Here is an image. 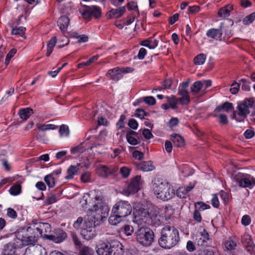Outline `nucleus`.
<instances>
[{
	"label": "nucleus",
	"instance_id": "obj_1",
	"mask_svg": "<svg viewBox=\"0 0 255 255\" xmlns=\"http://www.w3.org/2000/svg\"><path fill=\"white\" fill-rule=\"evenodd\" d=\"M81 206L88 211L81 228L83 237L89 240L96 236L95 227L99 225L109 214L110 209L102 201L101 193L94 190L85 194L80 200Z\"/></svg>",
	"mask_w": 255,
	"mask_h": 255
},
{
	"label": "nucleus",
	"instance_id": "obj_2",
	"mask_svg": "<svg viewBox=\"0 0 255 255\" xmlns=\"http://www.w3.org/2000/svg\"><path fill=\"white\" fill-rule=\"evenodd\" d=\"M40 233L37 231L35 223L30 224L28 226L23 227L15 233L16 238L20 243L16 245L18 248L23 246H28L36 243Z\"/></svg>",
	"mask_w": 255,
	"mask_h": 255
},
{
	"label": "nucleus",
	"instance_id": "obj_3",
	"mask_svg": "<svg viewBox=\"0 0 255 255\" xmlns=\"http://www.w3.org/2000/svg\"><path fill=\"white\" fill-rule=\"evenodd\" d=\"M152 190L154 195L163 201L172 198L175 195V190L168 182L155 179L152 183Z\"/></svg>",
	"mask_w": 255,
	"mask_h": 255
},
{
	"label": "nucleus",
	"instance_id": "obj_4",
	"mask_svg": "<svg viewBox=\"0 0 255 255\" xmlns=\"http://www.w3.org/2000/svg\"><path fill=\"white\" fill-rule=\"evenodd\" d=\"M179 241V232L174 227L166 225L162 229L159 243L164 248L170 249L175 246Z\"/></svg>",
	"mask_w": 255,
	"mask_h": 255
},
{
	"label": "nucleus",
	"instance_id": "obj_5",
	"mask_svg": "<svg viewBox=\"0 0 255 255\" xmlns=\"http://www.w3.org/2000/svg\"><path fill=\"white\" fill-rule=\"evenodd\" d=\"M160 209L158 207L154 208L150 213H147L142 208L138 209L135 208L133 211L134 216L133 222L139 225L144 223L149 224L151 220L162 216V214H160Z\"/></svg>",
	"mask_w": 255,
	"mask_h": 255
},
{
	"label": "nucleus",
	"instance_id": "obj_6",
	"mask_svg": "<svg viewBox=\"0 0 255 255\" xmlns=\"http://www.w3.org/2000/svg\"><path fill=\"white\" fill-rule=\"evenodd\" d=\"M136 241L145 247L150 246L154 240L153 232L148 228L141 227L134 233Z\"/></svg>",
	"mask_w": 255,
	"mask_h": 255
},
{
	"label": "nucleus",
	"instance_id": "obj_7",
	"mask_svg": "<svg viewBox=\"0 0 255 255\" xmlns=\"http://www.w3.org/2000/svg\"><path fill=\"white\" fill-rule=\"evenodd\" d=\"M254 106V101L252 99L244 100L238 107V111L234 112L233 119L241 122L244 120L250 113V109Z\"/></svg>",
	"mask_w": 255,
	"mask_h": 255
},
{
	"label": "nucleus",
	"instance_id": "obj_8",
	"mask_svg": "<svg viewBox=\"0 0 255 255\" xmlns=\"http://www.w3.org/2000/svg\"><path fill=\"white\" fill-rule=\"evenodd\" d=\"M236 185L243 188H252L255 184V179L249 174L238 173L233 176Z\"/></svg>",
	"mask_w": 255,
	"mask_h": 255
},
{
	"label": "nucleus",
	"instance_id": "obj_9",
	"mask_svg": "<svg viewBox=\"0 0 255 255\" xmlns=\"http://www.w3.org/2000/svg\"><path fill=\"white\" fill-rule=\"evenodd\" d=\"M132 212L130 204L126 201H120L117 202L112 209V212L117 213L124 218L128 216Z\"/></svg>",
	"mask_w": 255,
	"mask_h": 255
},
{
	"label": "nucleus",
	"instance_id": "obj_10",
	"mask_svg": "<svg viewBox=\"0 0 255 255\" xmlns=\"http://www.w3.org/2000/svg\"><path fill=\"white\" fill-rule=\"evenodd\" d=\"M143 182L141 176H136L132 179L127 188L124 190V194L128 196L136 193L141 189Z\"/></svg>",
	"mask_w": 255,
	"mask_h": 255
},
{
	"label": "nucleus",
	"instance_id": "obj_11",
	"mask_svg": "<svg viewBox=\"0 0 255 255\" xmlns=\"http://www.w3.org/2000/svg\"><path fill=\"white\" fill-rule=\"evenodd\" d=\"M131 71V69L130 68H125L122 69L119 68H115L109 70L106 76L113 80L118 81L122 77L123 73H129Z\"/></svg>",
	"mask_w": 255,
	"mask_h": 255
},
{
	"label": "nucleus",
	"instance_id": "obj_12",
	"mask_svg": "<svg viewBox=\"0 0 255 255\" xmlns=\"http://www.w3.org/2000/svg\"><path fill=\"white\" fill-rule=\"evenodd\" d=\"M37 231L40 234V237L45 238L48 239V235L51 232V226L48 223H35Z\"/></svg>",
	"mask_w": 255,
	"mask_h": 255
},
{
	"label": "nucleus",
	"instance_id": "obj_13",
	"mask_svg": "<svg viewBox=\"0 0 255 255\" xmlns=\"http://www.w3.org/2000/svg\"><path fill=\"white\" fill-rule=\"evenodd\" d=\"M209 240V236L205 229H200L196 239V242L199 246H205Z\"/></svg>",
	"mask_w": 255,
	"mask_h": 255
},
{
	"label": "nucleus",
	"instance_id": "obj_14",
	"mask_svg": "<svg viewBox=\"0 0 255 255\" xmlns=\"http://www.w3.org/2000/svg\"><path fill=\"white\" fill-rule=\"evenodd\" d=\"M113 250L109 243H102L97 246V253L98 255H112Z\"/></svg>",
	"mask_w": 255,
	"mask_h": 255
},
{
	"label": "nucleus",
	"instance_id": "obj_15",
	"mask_svg": "<svg viewBox=\"0 0 255 255\" xmlns=\"http://www.w3.org/2000/svg\"><path fill=\"white\" fill-rule=\"evenodd\" d=\"M24 255H46V251L41 246H32L27 248Z\"/></svg>",
	"mask_w": 255,
	"mask_h": 255
},
{
	"label": "nucleus",
	"instance_id": "obj_16",
	"mask_svg": "<svg viewBox=\"0 0 255 255\" xmlns=\"http://www.w3.org/2000/svg\"><path fill=\"white\" fill-rule=\"evenodd\" d=\"M118 170L116 167L108 168L104 165H99L97 167V173L103 177H107L109 175L115 173Z\"/></svg>",
	"mask_w": 255,
	"mask_h": 255
},
{
	"label": "nucleus",
	"instance_id": "obj_17",
	"mask_svg": "<svg viewBox=\"0 0 255 255\" xmlns=\"http://www.w3.org/2000/svg\"><path fill=\"white\" fill-rule=\"evenodd\" d=\"M222 25L223 23H221L220 28H211L208 30L207 31V36L216 40H220L222 35Z\"/></svg>",
	"mask_w": 255,
	"mask_h": 255
},
{
	"label": "nucleus",
	"instance_id": "obj_18",
	"mask_svg": "<svg viewBox=\"0 0 255 255\" xmlns=\"http://www.w3.org/2000/svg\"><path fill=\"white\" fill-rule=\"evenodd\" d=\"M66 237V234L63 231H60L55 235L48 236V239L52 240L56 243H59L64 240Z\"/></svg>",
	"mask_w": 255,
	"mask_h": 255
},
{
	"label": "nucleus",
	"instance_id": "obj_19",
	"mask_svg": "<svg viewBox=\"0 0 255 255\" xmlns=\"http://www.w3.org/2000/svg\"><path fill=\"white\" fill-rule=\"evenodd\" d=\"M81 167V164H77L76 165H71L67 170V175L66 176L67 179H71L77 175Z\"/></svg>",
	"mask_w": 255,
	"mask_h": 255
},
{
	"label": "nucleus",
	"instance_id": "obj_20",
	"mask_svg": "<svg viewBox=\"0 0 255 255\" xmlns=\"http://www.w3.org/2000/svg\"><path fill=\"white\" fill-rule=\"evenodd\" d=\"M195 183L190 184L189 186L179 187L176 191V194L179 198H185L187 195L189 191H191L194 187Z\"/></svg>",
	"mask_w": 255,
	"mask_h": 255
},
{
	"label": "nucleus",
	"instance_id": "obj_21",
	"mask_svg": "<svg viewBox=\"0 0 255 255\" xmlns=\"http://www.w3.org/2000/svg\"><path fill=\"white\" fill-rule=\"evenodd\" d=\"M233 9L232 5L228 4L220 8L218 11V14L219 17L226 18L229 16L230 12Z\"/></svg>",
	"mask_w": 255,
	"mask_h": 255
},
{
	"label": "nucleus",
	"instance_id": "obj_22",
	"mask_svg": "<svg viewBox=\"0 0 255 255\" xmlns=\"http://www.w3.org/2000/svg\"><path fill=\"white\" fill-rule=\"evenodd\" d=\"M138 168L143 171L148 172L150 171L155 169L152 162L150 161H144L140 163L138 165Z\"/></svg>",
	"mask_w": 255,
	"mask_h": 255
},
{
	"label": "nucleus",
	"instance_id": "obj_23",
	"mask_svg": "<svg viewBox=\"0 0 255 255\" xmlns=\"http://www.w3.org/2000/svg\"><path fill=\"white\" fill-rule=\"evenodd\" d=\"M124 218L117 213L111 212V215L109 218V222L112 225H117L121 223Z\"/></svg>",
	"mask_w": 255,
	"mask_h": 255
},
{
	"label": "nucleus",
	"instance_id": "obj_24",
	"mask_svg": "<svg viewBox=\"0 0 255 255\" xmlns=\"http://www.w3.org/2000/svg\"><path fill=\"white\" fill-rule=\"evenodd\" d=\"M69 19L67 16H62L58 20V25L59 28L64 31L67 28L69 23Z\"/></svg>",
	"mask_w": 255,
	"mask_h": 255
},
{
	"label": "nucleus",
	"instance_id": "obj_25",
	"mask_svg": "<svg viewBox=\"0 0 255 255\" xmlns=\"http://www.w3.org/2000/svg\"><path fill=\"white\" fill-rule=\"evenodd\" d=\"M33 113L32 109L30 108H24L20 110L18 112L19 116L23 120H26Z\"/></svg>",
	"mask_w": 255,
	"mask_h": 255
},
{
	"label": "nucleus",
	"instance_id": "obj_26",
	"mask_svg": "<svg viewBox=\"0 0 255 255\" xmlns=\"http://www.w3.org/2000/svg\"><path fill=\"white\" fill-rule=\"evenodd\" d=\"M125 12V7L122 6L116 9H112L109 11V13L111 16L118 18L122 16Z\"/></svg>",
	"mask_w": 255,
	"mask_h": 255
},
{
	"label": "nucleus",
	"instance_id": "obj_27",
	"mask_svg": "<svg viewBox=\"0 0 255 255\" xmlns=\"http://www.w3.org/2000/svg\"><path fill=\"white\" fill-rule=\"evenodd\" d=\"M141 45L148 47L149 49H153L155 48L158 45V41L156 39L148 38L142 41Z\"/></svg>",
	"mask_w": 255,
	"mask_h": 255
},
{
	"label": "nucleus",
	"instance_id": "obj_28",
	"mask_svg": "<svg viewBox=\"0 0 255 255\" xmlns=\"http://www.w3.org/2000/svg\"><path fill=\"white\" fill-rule=\"evenodd\" d=\"M57 42L56 37H53L48 42L47 44V52L46 55L49 56L52 52L54 47L55 46Z\"/></svg>",
	"mask_w": 255,
	"mask_h": 255
},
{
	"label": "nucleus",
	"instance_id": "obj_29",
	"mask_svg": "<svg viewBox=\"0 0 255 255\" xmlns=\"http://www.w3.org/2000/svg\"><path fill=\"white\" fill-rule=\"evenodd\" d=\"M192 92L196 94L199 92L204 93V90L203 88V84L201 82V81H198L194 82L191 88Z\"/></svg>",
	"mask_w": 255,
	"mask_h": 255
},
{
	"label": "nucleus",
	"instance_id": "obj_30",
	"mask_svg": "<svg viewBox=\"0 0 255 255\" xmlns=\"http://www.w3.org/2000/svg\"><path fill=\"white\" fill-rule=\"evenodd\" d=\"M36 126L39 130L42 131L50 129H55L58 128L57 126L51 124H37L36 125Z\"/></svg>",
	"mask_w": 255,
	"mask_h": 255
},
{
	"label": "nucleus",
	"instance_id": "obj_31",
	"mask_svg": "<svg viewBox=\"0 0 255 255\" xmlns=\"http://www.w3.org/2000/svg\"><path fill=\"white\" fill-rule=\"evenodd\" d=\"M21 192L20 183H16L13 185L9 189V193L12 196H17Z\"/></svg>",
	"mask_w": 255,
	"mask_h": 255
},
{
	"label": "nucleus",
	"instance_id": "obj_32",
	"mask_svg": "<svg viewBox=\"0 0 255 255\" xmlns=\"http://www.w3.org/2000/svg\"><path fill=\"white\" fill-rule=\"evenodd\" d=\"M171 139L175 146L180 147L183 146L184 144V139L179 134H175L171 135Z\"/></svg>",
	"mask_w": 255,
	"mask_h": 255
},
{
	"label": "nucleus",
	"instance_id": "obj_33",
	"mask_svg": "<svg viewBox=\"0 0 255 255\" xmlns=\"http://www.w3.org/2000/svg\"><path fill=\"white\" fill-rule=\"evenodd\" d=\"M17 247L16 246L14 247L13 245L9 243L4 247L3 255H14L15 248Z\"/></svg>",
	"mask_w": 255,
	"mask_h": 255
},
{
	"label": "nucleus",
	"instance_id": "obj_34",
	"mask_svg": "<svg viewBox=\"0 0 255 255\" xmlns=\"http://www.w3.org/2000/svg\"><path fill=\"white\" fill-rule=\"evenodd\" d=\"M91 6H86L80 10V12L85 19H88L91 17Z\"/></svg>",
	"mask_w": 255,
	"mask_h": 255
},
{
	"label": "nucleus",
	"instance_id": "obj_35",
	"mask_svg": "<svg viewBox=\"0 0 255 255\" xmlns=\"http://www.w3.org/2000/svg\"><path fill=\"white\" fill-rule=\"evenodd\" d=\"M168 104L171 109L176 108L177 104L179 103V99L176 98L174 96L167 97Z\"/></svg>",
	"mask_w": 255,
	"mask_h": 255
},
{
	"label": "nucleus",
	"instance_id": "obj_36",
	"mask_svg": "<svg viewBox=\"0 0 255 255\" xmlns=\"http://www.w3.org/2000/svg\"><path fill=\"white\" fill-rule=\"evenodd\" d=\"M233 109V107L232 104L226 102L223 104L221 107H218L216 111H217L218 112H221V111H225L227 112H229L230 111H232Z\"/></svg>",
	"mask_w": 255,
	"mask_h": 255
},
{
	"label": "nucleus",
	"instance_id": "obj_37",
	"mask_svg": "<svg viewBox=\"0 0 255 255\" xmlns=\"http://www.w3.org/2000/svg\"><path fill=\"white\" fill-rule=\"evenodd\" d=\"M44 181L49 188H52L55 186V180L52 174H48L44 177Z\"/></svg>",
	"mask_w": 255,
	"mask_h": 255
},
{
	"label": "nucleus",
	"instance_id": "obj_38",
	"mask_svg": "<svg viewBox=\"0 0 255 255\" xmlns=\"http://www.w3.org/2000/svg\"><path fill=\"white\" fill-rule=\"evenodd\" d=\"M206 56L204 54H200L197 55L194 59V62L196 65H202L203 64L206 60Z\"/></svg>",
	"mask_w": 255,
	"mask_h": 255
},
{
	"label": "nucleus",
	"instance_id": "obj_39",
	"mask_svg": "<svg viewBox=\"0 0 255 255\" xmlns=\"http://www.w3.org/2000/svg\"><path fill=\"white\" fill-rule=\"evenodd\" d=\"M25 28L22 26L16 27L12 29L11 33L14 35H18L23 36L24 34Z\"/></svg>",
	"mask_w": 255,
	"mask_h": 255
},
{
	"label": "nucleus",
	"instance_id": "obj_40",
	"mask_svg": "<svg viewBox=\"0 0 255 255\" xmlns=\"http://www.w3.org/2000/svg\"><path fill=\"white\" fill-rule=\"evenodd\" d=\"M195 207L196 208V210H198L199 212L210 208V205L202 202L196 203L195 204Z\"/></svg>",
	"mask_w": 255,
	"mask_h": 255
},
{
	"label": "nucleus",
	"instance_id": "obj_41",
	"mask_svg": "<svg viewBox=\"0 0 255 255\" xmlns=\"http://www.w3.org/2000/svg\"><path fill=\"white\" fill-rule=\"evenodd\" d=\"M255 20V12H253L246 16L243 20V22L245 25H249Z\"/></svg>",
	"mask_w": 255,
	"mask_h": 255
},
{
	"label": "nucleus",
	"instance_id": "obj_42",
	"mask_svg": "<svg viewBox=\"0 0 255 255\" xmlns=\"http://www.w3.org/2000/svg\"><path fill=\"white\" fill-rule=\"evenodd\" d=\"M59 133L61 137H67L69 134V130L67 126L63 125L59 129Z\"/></svg>",
	"mask_w": 255,
	"mask_h": 255
},
{
	"label": "nucleus",
	"instance_id": "obj_43",
	"mask_svg": "<svg viewBox=\"0 0 255 255\" xmlns=\"http://www.w3.org/2000/svg\"><path fill=\"white\" fill-rule=\"evenodd\" d=\"M94 254V250L90 248L84 246L80 251L79 255H93Z\"/></svg>",
	"mask_w": 255,
	"mask_h": 255
},
{
	"label": "nucleus",
	"instance_id": "obj_44",
	"mask_svg": "<svg viewBox=\"0 0 255 255\" xmlns=\"http://www.w3.org/2000/svg\"><path fill=\"white\" fill-rule=\"evenodd\" d=\"M180 170L183 176L185 177L192 174V170L187 165H183L180 168Z\"/></svg>",
	"mask_w": 255,
	"mask_h": 255
},
{
	"label": "nucleus",
	"instance_id": "obj_45",
	"mask_svg": "<svg viewBox=\"0 0 255 255\" xmlns=\"http://www.w3.org/2000/svg\"><path fill=\"white\" fill-rule=\"evenodd\" d=\"M91 149L95 153H102L104 151V146L100 144H94L91 146Z\"/></svg>",
	"mask_w": 255,
	"mask_h": 255
},
{
	"label": "nucleus",
	"instance_id": "obj_46",
	"mask_svg": "<svg viewBox=\"0 0 255 255\" xmlns=\"http://www.w3.org/2000/svg\"><path fill=\"white\" fill-rule=\"evenodd\" d=\"M91 16H93L96 18L100 16L101 10L100 7L97 6H91Z\"/></svg>",
	"mask_w": 255,
	"mask_h": 255
},
{
	"label": "nucleus",
	"instance_id": "obj_47",
	"mask_svg": "<svg viewBox=\"0 0 255 255\" xmlns=\"http://www.w3.org/2000/svg\"><path fill=\"white\" fill-rule=\"evenodd\" d=\"M57 200L58 199L56 195L54 194H50L47 196L46 202L47 204H52L56 202Z\"/></svg>",
	"mask_w": 255,
	"mask_h": 255
},
{
	"label": "nucleus",
	"instance_id": "obj_48",
	"mask_svg": "<svg viewBox=\"0 0 255 255\" xmlns=\"http://www.w3.org/2000/svg\"><path fill=\"white\" fill-rule=\"evenodd\" d=\"M16 52V50L15 49H12L7 54L5 60V64L6 65H8L9 63L10 60L11 58L14 55V54Z\"/></svg>",
	"mask_w": 255,
	"mask_h": 255
},
{
	"label": "nucleus",
	"instance_id": "obj_49",
	"mask_svg": "<svg viewBox=\"0 0 255 255\" xmlns=\"http://www.w3.org/2000/svg\"><path fill=\"white\" fill-rule=\"evenodd\" d=\"M143 101L149 105H153L156 103V100L152 96L145 97L142 98Z\"/></svg>",
	"mask_w": 255,
	"mask_h": 255
},
{
	"label": "nucleus",
	"instance_id": "obj_50",
	"mask_svg": "<svg viewBox=\"0 0 255 255\" xmlns=\"http://www.w3.org/2000/svg\"><path fill=\"white\" fill-rule=\"evenodd\" d=\"M251 222V217L248 215H244L241 219V223L245 226H247L250 224Z\"/></svg>",
	"mask_w": 255,
	"mask_h": 255
},
{
	"label": "nucleus",
	"instance_id": "obj_51",
	"mask_svg": "<svg viewBox=\"0 0 255 255\" xmlns=\"http://www.w3.org/2000/svg\"><path fill=\"white\" fill-rule=\"evenodd\" d=\"M81 179L82 182L87 183L91 181V173L89 172H86L82 174Z\"/></svg>",
	"mask_w": 255,
	"mask_h": 255
},
{
	"label": "nucleus",
	"instance_id": "obj_52",
	"mask_svg": "<svg viewBox=\"0 0 255 255\" xmlns=\"http://www.w3.org/2000/svg\"><path fill=\"white\" fill-rule=\"evenodd\" d=\"M130 172V169L126 166L122 167L120 169V173L124 178H127L129 175Z\"/></svg>",
	"mask_w": 255,
	"mask_h": 255
},
{
	"label": "nucleus",
	"instance_id": "obj_53",
	"mask_svg": "<svg viewBox=\"0 0 255 255\" xmlns=\"http://www.w3.org/2000/svg\"><path fill=\"white\" fill-rule=\"evenodd\" d=\"M124 233L126 236H131L133 233V228L132 226L127 225L124 227Z\"/></svg>",
	"mask_w": 255,
	"mask_h": 255
},
{
	"label": "nucleus",
	"instance_id": "obj_54",
	"mask_svg": "<svg viewBox=\"0 0 255 255\" xmlns=\"http://www.w3.org/2000/svg\"><path fill=\"white\" fill-rule=\"evenodd\" d=\"M181 97L180 98H178L179 99V102L181 104H187L190 102V97L189 94L183 95L181 96Z\"/></svg>",
	"mask_w": 255,
	"mask_h": 255
},
{
	"label": "nucleus",
	"instance_id": "obj_55",
	"mask_svg": "<svg viewBox=\"0 0 255 255\" xmlns=\"http://www.w3.org/2000/svg\"><path fill=\"white\" fill-rule=\"evenodd\" d=\"M132 156L135 159L141 160L143 158L144 154L143 152L138 150H134L132 152Z\"/></svg>",
	"mask_w": 255,
	"mask_h": 255
},
{
	"label": "nucleus",
	"instance_id": "obj_56",
	"mask_svg": "<svg viewBox=\"0 0 255 255\" xmlns=\"http://www.w3.org/2000/svg\"><path fill=\"white\" fill-rule=\"evenodd\" d=\"M236 243L233 241H228L226 243L225 247L228 250H233L235 249Z\"/></svg>",
	"mask_w": 255,
	"mask_h": 255
},
{
	"label": "nucleus",
	"instance_id": "obj_57",
	"mask_svg": "<svg viewBox=\"0 0 255 255\" xmlns=\"http://www.w3.org/2000/svg\"><path fill=\"white\" fill-rule=\"evenodd\" d=\"M188 13L195 14L200 11V7L197 5H193L192 6H189Z\"/></svg>",
	"mask_w": 255,
	"mask_h": 255
},
{
	"label": "nucleus",
	"instance_id": "obj_58",
	"mask_svg": "<svg viewBox=\"0 0 255 255\" xmlns=\"http://www.w3.org/2000/svg\"><path fill=\"white\" fill-rule=\"evenodd\" d=\"M127 139L128 142L131 145H135L138 143L137 139L129 134L127 135Z\"/></svg>",
	"mask_w": 255,
	"mask_h": 255
},
{
	"label": "nucleus",
	"instance_id": "obj_59",
	"mask_svg": "<svg viewBox=\"0 0 255 255\" xmlns=\"http://www.w3.org/2000/svg\"><path fill=\"white\" fill-rule=\"evenodd\" d=\"M211 203L213 207L218 208L219 206V201L216 194H213L211 199Z\"/></svg>",
	"mask_w": 255,
	"mask_h": 255
},
{
	"label": "nucleus",
	"instance_id": "obj_60",
	"mask_svg": "<svg viewBox=\"0 0 255 255\" xmlns=\"http://www.w3.org/2000/svg\"><path fill=\"white\" fill-rule=\"evenodd\" d=\"M146 116V113L143 110L137 109L135 111V117H138L141 119L144 118Z\"/></svg>",
	"mask_w": 255,
	"mask_h": 255
},
{
	"label": "nucleus",
	"instance_id": "obj_61",
	"mask_svg": "<svg viewBox=\"0 0 255 255\" xmlns=\"http://www.w3.org/2000/svg\"><path fill=\"white\" fill-rule=\"evenodd\" d=\"M142 134L145 138L148 139H150L153 137V134H152L150 130L147 128L144 129L143 130Z\"/></svg>",
	"mask_w": 255,
	"mask_h": 255
},
{
	"label": "nucleus",
	"instance_id": "obj_62",
	"mask_svg": "<svg viewBox=\"0 0 255 255\" xmlns=\"http://www.w3.org/2000/svg\"><path fill=\"white\" fill-rule=\"evenodd\" d=\"M186 249L190 252H192L196 250L195 245H194L193 243L191 241H189L187 242Z\"/></svg>",
	"mask_w": 255,
	"mask_h": 255
},
{
	"label": "nucleus",
	"instance_id": "obj_63",
	"mask_svg": "<svg viewBox=\"0 0 255 255\" xmlns=\"http://www.w3.org/2000/svg\"><path fill=\"white\" fill-rule=\"evenodd\" d=\"M239 89V84L237 83H234L232 85V88L230 89V92L233 94H236Z\"/></svg>",
	"mask_w": 255,
	"mask_h": 255
},
{
	"label": "nucleus",
	"instance_id": "obj_64",
	"mask_svg": "<svg viewBox=\"0 0 255 255\" xmlns=\"http://www.w3.org/2000/svg\"><path fill=\"white\" fill-rule=\"evenodd\" d=\"M129 127L133 129H136L138 127V123L134 119H131L129 121L128 124Z\"/></svg>",
	"mask_w": 255,
	"mask_h": 255
}]
</instances>
